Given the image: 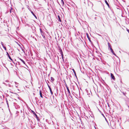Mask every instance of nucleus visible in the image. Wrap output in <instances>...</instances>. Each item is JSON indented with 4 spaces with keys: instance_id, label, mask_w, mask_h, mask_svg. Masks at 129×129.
<instances>
[{
    "instance_id": "nucleus-4",
    "label": "nucleus",
    "mask_w": 129,
    "mask_h": 129,
    "mask_svg": "<svg viewBox=\"0 0 129 129\" xmlns=\"http://www.w3.org/2000/svg\"><path fill=\"white\" fill-rule=\"evenodd\" d=\"M6 53H7V55H8V57L9 58V59L11 60H12V59L11 58L10 56V55H9L8 53L7 52H6Z\"/></svg>"
},
{
    "instance_id": "nucleus-35",
    "label": "nucleus",
    "mask_w": 129,
    "mask_h": 129,
    "mask_svg": "<svg viewBox=\"0 0 129 129\" xmlns=\"http://www.w3.org/2000/svg\"><path fill=\"white\" fill-rule=\"evenodd\" d=\"M20 47V48H21V49H23V48H22V47H21H21Z\"/></svg>"
},
{
    "instance_id": "nucleus-22",
    "label": "nucleus",
    "mask_w": 129,
    "mask_h": 129,
    "mask_svg": "<svg viewBox=\"0 0 129 129\" xmlns=\"http://www.w3.org/2000/svg\"><path fill=\"white\" fill-rule=\"evenodd\" d=\"M64 83H65V86L67 88V87H68V86H67V84L66 83L65 81H64Z\"/></svg>"
},
{
    "instance_id": "nucleus-25",
    "label": "nucleus",
    "mask_w": 129,
    "mask_h": 129,
    "mask_svg": "<svg viewBox=\"0 0 129 129\" xmlns=\"http://www.w3.org/2000/svg\"><path fill=\"white\" fill-rule=\"evenodd\" d=\"M41 34L42 35V36L43 37H45V36H43V32L41 33Z\"/></svg>"
},
{
    "instance_id": "nucleus-29",
    "label": "nucleus",
    "mask_w": 129,
    "mask_h": 129,
    "mask_svg": "<svg viewBox=\"0 0 129 129\" xmlns=\"http://www.w3.org/2000/svg\"><path fill=\"white\" fill-rule=\"evenodd\" d=\"M107 104H108V107H110V105H109V103H108H108H107Z\"/></svg>"
},
{
    "instance_id": "nucleus-2",
    "label": "nucleus",
    "mask_w": 129,
    "mask_h": 129,
    "mask_svg": "<svg viewBox=\"0 0 129 129\" xmlns=\"http://www.w3.org/2000/svg\"><path fill=\"white\" fill-rule=\"evenodd\" d=\"M31 111L35 115L36 117V118L37 120L38 121H39L40 120V119L38 117L37 115L36 114V113L33 110Z\"/></svg>"
},
{
    "instance_id": "nucleus-15",
    "label": "nucleus",
    "mask_w": 129,
    "mask_h": 129,
    "mask_svg": "<svg viewBox=\"0 0 129 129\" xmlns=\"http://www.w3.org/2000/svg\"><path fill=\"white\" fill-rule=\"evenodd\" d=\"M51 82H53L54 80V78L53 77H51Z\"/></svg>"
},
{
    "instance_id": "nucleus-27",
    "label": "nucleus",
    "mask_w": 129,
    "mask_h": 129,
    "mask_svg": "<svg viewBox=\"0 0 129 129\" xmlns=\"http://www.w3.org/2000/svg\"><path fill=\"white\" fill-rule=\"evenodd\" d=\"M50 91V93H51V94L52 95L53 94V92L52 90H51Z\"/></svg>"
},
{
    "instance_id": "nucleus-31",
    "label": "nucleus",
    "mask_w": 129,
    "mask_h": 129,
    "mask_svg": "<svg viewBox=\"0 0 129 129\" xmlns=\"http://www.w3.org/2000/svg\"><path fill=\"white\" fill-rule=\"evenodd\" d=\"M127 31L129 33V30L128 29H126Z\"/></svg>"
},
{
    "instance_id": "nucleus-36",
    "label": "nucleus",
    "mask_w": 129,
    "mask_h": 129,
    "mask_svg": "<svg viewBox=\"0 0 129 129\" xmlns=\"http://www.w3.org/2000/svg\"><path fill=\"white\" fill-rule=\"evenodd\" d=\"M18 64L19 65H20V62H18Z\"/></svg>"
},
{
    "instance_id": "nucleus-23",
    "label": "nucleus",
    "mask_w": 129,
    "mask_h": 129,
    "mask_svg": "<svg viewBox=\"0 0 129 129\" xmlns=\"http://www.w3.org/2000/svg\"><path fill=\"white\" fill-rule=\"evenodd\" d=\"M61 55V57H62V59H63V54H62V55Z\"/></svg>"
},
{
    "instance_id": "nucleus-32",
    "label": "nucleus",
    "mask_w": 129,
    "mask_h": 129,
    "mask_svg": "<svg viewBox=\"0 0 129 129\" xmlns=\"http://www.w3.org/2000/svg\"><path fill=\"white\" fill-rule=\"evenodd\" d=\"M22 51L23 52H25V51L23 49H22Z\"/></svg>"
},
{
    "instance_id": "nucleus-18",
    "label": "nucleus",
    "mask_w": 129,
    "mask_h": 129,
    "mask_svg": "<svg viewBox=\"0 0 129 129\" xmlns=\"http://www.w3.org/2000/svg\"><path fill=\"white\" fill-rule=\"evenodd\" d=\"M14 83L16 85H15L16 87H18L17 86H18V85H17L18 84V83H17L16 82H15Z\"/></svg>"
},
{
    "instance_id": "nucleus-17",
    "label": "nucleus",
    "mask_w": 129,
    "mask_h": 129,
    "mask_svg": "<svg viewBox=\"0 0 129 129\" xmlns=\"http://www.w3.org/2000/svg\"><path fill=\"white\" fill-rule=\"evenodd\" d=\"M72 70H73V71L74 72V74L76 76V72H75V70H74V69H72Z\"/></svg>"
},
{
    "instance_id": "nucleus-8",
    "label": "nucleus",
    "mask_w": 129,
    "mask_h": 129,
    "mask_svg": "<svg viewBox=\"0 0 129 129\" xmlns=\"http://www.w3.org/2000/svg\"><path fill=\"white\" fill-rule=\"evenodd\" d=\"M86 35H87V38H88V39L89 41L90 42H91L90 38V37H89V35H88V33H86Z\"/></svg>"
},
{
    "instance_id": "nucleus-37",
    "label": "nucleus",
    "mask_w": 129,
    "mask_h": 129,
    "mask_svg": "<svg viewBox=\"0 0 129 129\" xmlns=\"http://www.w3.org/2000/svg\"><path fill=\"white\" fill-rule=\"evenodd\" d=\"M18 45L20 47H21V45L19 44H18Z\"/></svg>"
},
{
    "instance_id": "nucleus-21",
    "label": "nucleus",
    "mask_w": 129,
    "mask_h": 129,
    "mask_svg": "<svg viewBox=\"0 0 129 129\" xmlns=\"http://www.w3.org/2000/svg\"><path fill=\"white\" fill-rule=\"evenodd\" d=\"M121 92L124 95H125V94L126 93L125 92H124L121 91Z\"/></svg>"
},
{
    "instance_id": "nucleus-40",
    "label": "nucleus",
    "mask_w": 129,
    "mask_h": 129,
    "mask_svg": "<svg viewBox=\"0 0 129 129\" xmlns=\"http://www.w3.org/2000/svg\"><path fill=\"white\" fill-rule=\"evenodd\" d=\"M84 3H85V0H84Z\"/></svg>"
},
{
    "instance_id": "nucleus-26",
    "label": "nucleus",
    "mask_w": 129,
    "mask_h": 129,
    "mask_svg": "<svg viewBox=\"0 0 129 129\" xmlns=\"http://www.w3.org/2000/svg\"><path fill=\"white\" fill-rule=\"evenodd\" d=\"M40 32L41 33L43 32L42 29L41 28H40Z\"/></svg>"
},
{
    "instance_id": "nucleus-34",
    "label": "nucleus",
    "mask_w": 129,
    "mask_h": 129,
    "mask_svg": "<svg viewBox=\"0 0 129 129\" xmlns=\"http://www.w3.org/2000/svg\"><path fill=\"white\" fill-rule=\"evenodd\" d=\"M47 82L48 83H49V81L48 80H47Z\"/></svg>"
},
{
    "instance_id": "nucleus-7",
    "label": "nucleus",
    "mask_w": 129,
    "mask_h": 129,
    "mask_svg": "<svg viewBox=\"0 0 129 129\" xmlns=\"http://www.w3.org/2000/svg\"><path fill=\"white\" fill-rule=\"evenodd\" d=\"M31 12V13H32V14H33V15L35 17V18H36V19H37V17H36V15L34 13V12H33V11H31V10H29Z\"/></svg>"
},
{
    "instance_id": "nucleus-33",
    "label": "nucleus",
    "mask_w": 129,
    "mask_h": 129,
    "mask_svg": "<svg viewBox=\"0 0 129 129\" xmlns=\"http://www.w3.org/2000/svg\"><path fill=\"white\" fill-rule=\"evenodd\" d=\"M89 92H90L91 93V91L90 90H89Z\"/></svg>"
},
{
    "instance_id": "nucleus-14",
    "label": "nucleus",
    "mask_w": 129,
    "mask_h": 129,
    "mask_svg": "<svg viewBox=\"0 0 129 129\" xmlns=\"http://www.w3.org/2000/svg\"><path fill=\"white\" fill-rule=\"evenodd\" d=\"M58 17L59 19V21L60 22H61V21L60 19V18L59 15L58 16Z\"/></svg>"
},
{
    "instance_id": "nucleus-30",
    "label": "nucleus",
    "mask_w": 129,
    "mask_h": 129,
    "mask_svg": "<svg viewBox=\"0 0 129 129\" xmlns=\"http://www.w3.org/2000/svg\"><path fill=\"white\" fill-rule=\"evenodd\" d=\"M102 115L105 118V116L104 115V114H102ZM105 118L106 120V118Z\"/></svg>"
},
{
    "instance_id": "nucleus-11",
    "label": "nucleus",
    "mask_w": 129,
    "mask_h": 129,
    "mask_svg": "<svg viewBox=\"0 0 129 129\" xmlns=\"http://www.w3.org/2000/svg\"><path fill=\"white\" fill-rule=\"evenodd\" d=\"M105 3H106V5L108 6L109 7V4L108 3L107 1L106 0H105Z\"/></svg>"
},
{
    "instance_id": "nucleus-19",
    "label": "nucleus",
    "mask_w": 129,
    "mask_h": 129,
    "mask_svg": "<svg viewBox=\"0 0 129 129\" xmlns=\"http://www.w3.org/2000/svg\"><path fill=\"white\" fill-rule=\"evenodd\" d=\"M67 90L68 91V93L70 94V91L69 90V89L68 87H67Z\"/></svg>"
},
{
    "instance_id": "nucleus-13",
    "label": "nucleus",
    "mask_w": 129,
    "mask_h": 129,
    "mask_svg": "<svg viewBox=\"0 0 129 129\" xmlns=\"http://www.w3.org/2000/svg\"><path fill=\"white\" fill-rule=\"evenodd\" d=\"M59 52H60V53L62 55L63 54V52L62 51V50L61 49H59Z\"/></svg>"
},
{
    "instance_id": "nucleus-1",
    "label": "nucleus",
    "mask_w": 129,
    "mask_h": 129,
    "mask_svg": "<svg viewBox=\"0 0 129 129\" xmlns=\"http://www.w3.org/2000/svg\"><path fill=\"white\" fill-rule=\"evenodd\" d=\"M108 49L109 50V49H110L111 50V52L112 53V54L115 55V56H116V55L115 54V53L114 52L113 49L111 48V46L110 45V43L109 42L108 43Z\"/></svg>"
},
{
    "instance_id": "nucleus-3",
    "label": "nucleus",
    "mask_w": 129,
    "mask_h": 129,
    "mask_svg": "<svg viewBox=\"0 0 129 129\" xmlns=\"http://www.w3.org/2000/svg\"><path fill=\"white\" fill-rule=\"evenodd\" d=\"M88 5L89 6L92 7L93 6V4L91 2L89 1L88 2Z\"/></svg>"
},
{
    "instance_id": "nucleus-24",
    "label": "nucleus",
    "mask_w": 129,
    "mask_h": 129,
    "mask_svg": "<svg viewBox=\"0 0 129 129\" xmlns=\"http://www.w3.org/2000/svg\"><path fill=\"white\" fill-rule=\"evenodd\" d=\"M88 91L87 90V91H86V92H87V95H90V93L89 92H88Z\"/></svg>"
},
{
    "instance_id": "nucleus-9",
    "label": "nucleus",
    "mask_w": 129,
    "mask_h": 129,
    "mask_svg": "<svg viewBox=\"0 0 129 129\" xmlns=\"http://www.w3.org/2000/svg\"><path fill=\"white\" fill-rule=\"evenodd\" d=\"M9 10L10 13H11L12 11H13V9L11 7H10V8L9 9Z\"/></svg>"
},
{
    "instance_id": "nucleus-12",
    "label": "nucleus",
    "mask_w": 129,
    "mask_h": 129,
    "mask_svg": "<svg viewBox=\"0 0 129 129\" xmlns=\"http://www.w3.org/2000/svg\"><path fill=\"white\" fill-rule=\"evenodd\" d=\"M19 59L20 60L22 61V62L24 64H25L26 66H26V64L25 63V61L23 60H22V59L20 58H19Z\"/></svg>"
},
{
    "instance_id": "nucleus-6",
    "label": "nucleus",
    "mask_w": 129,
    "mask_h": 129,
    "mask_svg": "<svg viewBox=\"0 0 129 129\" xmlns=\"http://www.w3.org/2000/svg\"><path fill=\"white\" fill-rule=\"evenodd\" d=\"M111 78L112 79H113L114 80H115V78L114 76L113 75V74L111 73Z\"/></svg>"
},
{
    "instance_id": "nucleus-39",
    "label": "nucleus",
    "mask_w": 129,
    "mask_h": 129,
    "mask_svg": "<svg viewBox=\"0 0 129 129\" xmlns=\"http://www.w3.org/2000/svg\"><path fill=\"white\" fill-rule=\"evenodd\" d=\"M5 67L7 69V68L5 66Z\"/></svg>"
},
{
    "instance_id": "nucleus-20",
    "label": "nucleus",
    "mask_w": 129,
    "mask_h": 129,
    "mask_svg": "<svg viewBox=\"0 0 129 129\" xmlns=\"http://www.w3.org/2000/svg\"><path fill=\"white\" fill-rule=\"evenodd\" d=\"M61 3L62 4V5H64V2L63 0H61Z\"/></svg>"
},
{
    "instance_id": "nucleus-41",
    "label": "nucleus",
    "mask_w": 129,
    "mask_h": 129,
    "mask_svg": "<svg viewBox=\"0 0 129 129\" xmlns=\"http://www.w3.org/2000/svg\"><path fill=\"white\" fill-rule=\"evenodd\" d=\"M16 43L18 44V43L17 42Z\"/></svg>"
},
{
    "instance_id": "nucleus-16",
    "label": "nucleus",
    "mask_w": 129,
    "mask_h": 129,
    "mask_svg": "<svg viewBox=\"0 0 129 129\" xmlns=\"http://www.w3.org/2000/svg\"><path fill=\"white\" fill-rule=\"evenodd\" d=\"M47 83V85L48 86V87H49V89L50 90V91L52 90V89H51V88L49 86V84H48V83Z\"/></svg>"
},
{
    "instance_id": "nucleus-42",
    "label": "nucleus",
    "mask_w": 129,
    "mask_h": 129,
    "mask_svg": "<svg viewBox=\"0 0 129 129\" xmlns=\"http://www.w3.org/2000/svg\"><path fill=\"white\" fill-rule=\"evenodd\" d=\"M95 19H96V18L95 17Z\"/></svg>"
},
{
    "instance_id": "nucleus-5",
    "label": "nucleus",
    "mask_w": 129,
    "mask_h": 129,
    "mask_svg": "<svg viewBox=\"0 0 129 129\" xmlns=\"http://www.w3.org/2000/svg\"><path fill=\"white\" fill-rule=\"evenodd\" d=\"M1 44H2V46H3V48L6 51L7 50V49H6V47L5 46V45H4V44H3V42H1Z\"/></svg>"
},
{
    "instance_id": "nucleus-10",
    "label": "nucleus",
    "mask_w": 129,
    "mask_h": 129,
    "mask_svg": "<svg viewBox=\"0 0 129 129\" xmlns=\"http://www.w3.org/2000/svg\"><path fill=\"white\" fill-rule=\"evenodd\" d=\"M40 97L42 98H43V97L42 96V91L41 90H40Z\"/></svg>"
},
{
    "instance_id": "nucleus-38",
    "label": "nucleus",
    "mask_w": 129,
    "mask_h": 129,
    "mask_svg": "<svg viewBox=\"0 0 129 129\" xmlns=\"http://www.w3.org/2000/svg\"><path fill=\"white\" fill-rule=\"evenodd\" d=\"M56 107H57V106H55V107H54V108H56Z\"/></svg>"
},
{
    "instance_id": "nucleus-28",
    "label": "nucleus",
    "mask_w": 129,
    "mask_h": 129,
    "mask_svg": "<svg viewBox=\"0 0 129 129\" xmlns=\"http://www.w3.org/2000/svg\"><path fill=\"white\" fill-rule=\"evenodd\" d=\"M6 102H7V105H8V106H9L8 103V101H7Z\"/></svg>"
}]
</instances>
